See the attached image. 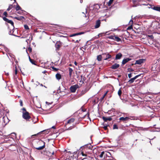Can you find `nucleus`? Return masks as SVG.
Returning a JSON list of instances; mask_svg holds the SVG:
<instances>
[{
    "label": "nucleus",
    "mask_w": 160,
    "mask_h": 160,
    "mask_svg": "<svg viewBox=\"0 0 160 160\" xmlns=\"http://www.w3.org/2000/svg\"><path fill=\"white\" fill-rule=\"evenodd\" d=\"M12 136H14V135L15 136H16V134L14 133H12Z\"/></svg>",
    "instance_id": "obj_55"
},
{
    "label": "nucleus",
    "mask_w": 160,
    "mask_h": 160,
    "mask_svg": "<svg viewBox=\"0 0 160 160\" xmlns=\"http://www.w3.org/2000/svg\"><path fill=\"white\" fill-rule=\"evenodd\" d=\"M32 82H34V80L33 79H32Z\"/></svg>",
    "instance_id": "obj_64"
},
{
    "label": "nucleus",
    "mask_w": 160,
    "mask_h": 160,
    "mask_svg": "<svg viewBox=\"0 0 160 160\" xmlns=\"http://www.w3.org/2000/svg\"><path fill=\"white\" fill-rule=\"evenodd\" d=\"M5 74L6 75L8 76L9 75V73L8 72H5Z\"/></svg>",
    "instance_id": "obj_57"
},
{
    "label": "nucleus",
    "mask_w": 160,
    "mask_h": 160,
    "mask_svg": "<svg viewBox=\"0 0 160 160\" xmlns=\"http://www.w3.org/2000/svg\"><path fill=\"white\" fill-rule=\"evenodd\" d=\"M131 60V59L130 58H126L123 60L122 62V65H124L128 61Z\"/></svg>",
    "instance_id": "obj_9"
},
{
    "label": "nucleus",
    "mask_w": 160,
    "mask_h": 160,
    "mask_svg": "<svg viewBox=\"0 0 160 160\" xmlns=\"http://www.w3.org/2000/svg\"><path fill=\"white\" fill-rule=\"evenodd\" d=\"M122 56V54L121 53H119L116 55L115 59H120Z\"/></svg>",
    "instance_id": "obj_12"
},
{
    "label": "nucleus",
    "mask_w": 160,
    "mask_h": 160,
    "mask_svg": "<svg viewBox=\"0 0 160 160\" xmlns=\"http://www.w3.org/2000/svg\"><path fill=\"white\" fill-rule=\"evenodd\" d=\"M107 126H104L103 127V128L105 130H107Z\"/></svg>",
    "instance_id": "obj_48"
},
{
    "label": "nucleus",
    "mask_w": 160,
    "mask_h": 160,
    "mask_svg": "<svg viewBox=\"0 0 160 160\" xmlns=\"http://www.w3.org/2000/svg\"><path fill=\"white\" fill-rule=\"evenodd\" d=\"M158 61V60L154 61L155 63L153 64L152 66L151 70L153 71H158L159 70V67H157V62Z\"/></svg>",
    "instance_id": "obj_2"
},
{
    "label": "nucleus",
    "mask_w": 160,
    "mask_h": 160,
    "mask_svg": "<svg viewBox=\"0 0 160 160\" xmlns=\"http://www.w3.org/2000/svg\"><path fill=\"white\" fill-rule=\"evenodd\" d=\"M29 60L30 61V62L33 64V65H36V64L35 63V61L33 60L32 59H31L30 57L29 56Z\"/></svg>",
    "instance_id": "obj_24"
},
{
    "label": "nucleus",
    "mask_w": 160,
    "mask_h": 160,
    "mask_svg": "<svg viewBox=\"0 0 160 160\" xmlns=\"http://www.w3.org/2000/svg\"><path fill=\"white\" fill-rule=\"evenodd\" d=\"M52 68L54 70H56V68H54V67H53Z\"/></svg>",
    "instance_id": "obj_62"
},
{
    "label": "nucleus",
    "mask_w": 160,
    "mask_h": 160,
    "mask_svg": "<svg viewBox=\"0 0 160 160\" xmlns=\"http://www.w3.org/2000/svg\"><path fill=\"white\" fill-rule=\"evenodd\" d=\"M16 9L17 11H18L19 10H21V8L20 6L18 5L17 3V6L16 8Z\"/></svg>",
    "instance_id": "obj_28"
},
{
    "label": "nucleus",
    "mask_w": 160,
    "mask_h": 160,
    "mask_svg": "<svg viewBox=\"0 0 160 160\" xmlns=\"http://www.w3.org/2000/svg\"><path fill=\"white\" fill-rule=\"evenodd\" d=\"M20 105L21 106H22V101L21 100H20Z\"/></svg>",
    "instance_id": "obj_51"
},
{
    "label": "nucleus",
    "mask_w": 160,
    "mask_h": 160,
    "mask_svg": "<svg viewBox=\"0 0 160 160\" xmlns=\"http://www.w3.org/2000/svg\"><path fill=\"white\" fill-rule=\"evenodd\" d=\"M12 7V5H10L8 7V8L7 9V11H9Z\"/></svg>",
    "instance_id": "obj_33"
},
{
    "label": "nucleus",
    "mask_w": 160,
    "mask_h": 160,
    "mask_svg": "<svg viewBox=\"0 0 160 160\" xmlns=\"http://www.w3.org/2000/svg\"><path fill=\"white\" fill-rule=\"evenodd\" d=\"M22 117L24 119L26 120L29 119L30 118V117L29 115L28 112L27 111H26L25 112H23Z\"/></svg>",
    "instance_id": "obj_4"
},
{
    "label": "nucleus",
    "mask_w": 160,
    "mask_h": 160,
    "mask_svg": "<svg viewBox=\"0 0 160 160\" xmlns=\"http://www.w3.org/2000/svg\"><path fill=\"white\" fill-rule=\"evenodd\" d=\"M108 92H107L103 95V96L101 98V100H102L106 96Z\"/></svg>",
    "instance_id": "obj_39"
},
{
    "label": "nucleus",
    "mask_w": 160,
    "mask_h": 160,
    "mask_svg": "<svg viewBox=\"0 0 160 160\" xmlns=\"http://www.w3.org/2000/svg\"><path fill=\"white\" fill-rule=\"evenodd\" d=\"M152 9L154 10L160 12V7H154Z\"/></svg>",
    "instance_id": "obj_22"
},
{
    "label": "nucleus",
    "mask_w": 160,
    "mask_h": 160,
    "mask_svg": "<svg viewBox=\"0 0 160 160\" xmlns=\"http://www.w3.org/2000/svg\"><path fill=\"white\" fill-rule=\"evenodd\" d=\"M114 0H110L108 3V5L110 6L111 5Z\"/></svg>",
    "instance_id": "obj_29"
},
{
    "label": "nucleus",
    "mask_w": 160,
    "mask_h": 160,
    "mask_svg": "<svg viewBox=\"0 0 160 160\" xmlns=\"http://www.w3.org/2000/svg\"><path fill=\"white\" fill-rule=\"evenodd\" d=\"M129 120V118L128 117H126L125 118H124L123 117H122L120 118L119 120L121 121H127Z\"/></svg>",
    "instance_id": "obj_18"
},
{
    "label": "nucleus",
    "mask_w": 160,
    "mask_h": 160,
    "mask_svg": "<svg viewBox=\"0 0 160 160\" xmlns=\"http://www.w3.org/2000/svg\"><path fill=\"white\" fill-rule=\"evenodd\" d=\"M82 33H83V32H79V33H74V34H73L70 35V36L71 37H73V36H76V35H81V34H82Z\"/></svg>",
    "instance_id": "obj_23"
},
{
    "label": "nucleus",
    "mask_w": 160,
    "mask_h": 160,
    "mask_svg": "<svg viewBox=\"0 0 160 160\" xmlns=\"http://www.w3.org/2000/svg\"><path fill=\"white\" fill-rule=\"evenodd\" d=\"M35 143H37L38 145H40L43 144V145L42 146H40L39 147H37L36 145L35 144V146L34 148L38 150H41L43 149L45 147V142H43L42 140H37L35 141Z\"/></svg>",
    "instance_id": "obj_1"
},
{
    "label": "nucleus",
    "mask_w": 160,
    "mask_h": 160,
    "mask_svg": "<svg viewBox=\"0 0 160 160\" xmlns=\"http://www.w3.org/2000/svg\"><path fill=\"white\" fill-rule=\"evenodd\" d=\"M5 50L7 52H9V49L7 48H5Z\"/></svg>",
    "instance_id": "obj_47"
},
{
    "label": "nucleus",
    "mask_w": 160,
    "mask_h": 160,
    "mask_svg": "<svg viewBox=\"0 0 160 160\" xmlns=\"http://www.w3.org/2000/svg\"><path fill=\"white\" fill-rule=\"evenodd\" d=\"M55 47L57 49H59L60 47V42L58 41L55 45Z\"/></svg>",
    "instance_id": "obj_16"
},
{
    "label": "nucleus",
    "mask_w": 160,
    "mask_h": 160,
    "mask_svg": "<svg viewBox=\"0 0 160 160\" xmlns=\"http://www.w3.org/2000/svg\"><path fill=\"white\" fill-rule=\"evenodd\" d=\"M100 37V35H99V34L98 35V37H96V38H98L99 37Z\"/></svg>",
    "instance_id": "obj_58"
},
{
    "label": "nucleus",
    "mask_w": 160,
    "mask_h": 160,
    "mask_svg": "<svg viewBox=\"0 0 160 160\" xmlns=\"http://www.w3.org/2000/svg\"><path fill=\"white\" fill-rule=\"evenodd\" d=\"M109 33H108V32L106 35H109Z\"/></svg>",
    "instance_id": "obj_63"
},
{
    "label": "nucleus",
    "mask_w": 160,
    "mask_h": 160,
    "mask_svg": "<svg viewBox=\"0 0 160 160\" xmlns=\"http://www.w3.org/2000/svg\"><path fill=\"white\" fill-rule=\"evenodd\" d=\"M28 50L30 52H32V48L30 47L28 48Z\"/></svg>",
    "instance_id": "obj_46"
},
{
    "label": "nucleus",
    "mask_w": 160,
    "mask_h": 160,
    "mask_svg": "<svg viewBox=\"0 0 160 160\" xmlns=\"http://www.w3.org/2000/svg\"><path fill=\"white\" fill-rule=\"evenodd\" d=\"M80 41V39L77 40L75 42H79V41Z\"/></svg>",
    "instance_id": "obj_54"
},
{
    "label": "nucleus",
    "mask_w": 160,
    "mask_h": 160,
    "mask_svg": "<svg viewBox=\"0 0 160 160\" xmlns=\"http://www.w3.org/2000/svg\"><path fill=\"white\" fill-rule=\"evenodd\" d=\"M128 117L129 118V119L135 120V118L133 116H130Z\"/></svg>",
    "instance_id": "obj_35"
},
{
    "label": "nucleus",
    "mask_w": 160,
    "mask_h": 160,
    "mask_svg": "<svg viewBox=\"0 0 160 160\" xmlns=\"http://www.w3.org/2000/svg\"><path fill=\"white\" fill-rule=\"evenodd\" d=\"M102 55H103V57L104 58V60H107L108 59L111 58L112 57L108 53H103Z\"/></svg>",
    "instance_id": "obj_5"
},
{
    "label": "nucleus",
    "mask_w": 160,
    "mask_h": 160,
    "mask_svg": "<svg viewBox=\"0 0 160 160\" xmlns=\"http://www.w3.org/2000/svg\"><path fill=\"white\" fill-rule=\"evenodd\" d=\"M120 65L119 64L117 63H115L113 65H112V66L111 67V68L115 69L118 68L119 67Z\"/></svg>",
    "instance_id": "obj_11"
},
{
    "label": "nucleus",
    "mask_w": 160,
    "mask_h": 160,
    "mask_svg": "<svg viewBox=\"0 0 160 160\" xmlns=\"http://www.w3.org/2000/svg\"><path fill=\"white\" fill-rule=\"evenodd\" d=\"M24 27L26 29H29V28L28 26L27 25H24Z\"/></svg>",
    "instance_id": "obj_41"
},
{
    "label": "nucleus",
    "mask_w": 160,
    "mask_h": 160,
    "mask_svg": "<svg viewBox=\"0 0 160 160\" xmlns=\"http://www.w3.org/2000/svg\"><path fill=\"white\" fill-rule=\"evenodd\" d=\"M144 59H141L138 60H136V61L135 63V64H140L141 63H142L143 62V61H144Z\"/></svg>",
    "instance_id": "obj_10"
},
{
    "label": "nucleus",
    "mask_w": 160,
    "mask_h": 160,
    "mask_svg": "<svg viewBox=\"0 0 160 160\" xmlns=\"http://www.w3.org/2000/svg\"><path fill=\"white\" fill-rule=\"evenodd\" d=\"M102 57V55H101L98 56L97 57V60L99 61H101Z\"/></svg>",
    "instance_id": "obj_26"
},
{
    "label": "nucleus",
    "mask_w": 160,
    "mask_h": 160,
    "mask_svg": "<svg viewBox=\"0 0 160 160\" xmlns=\"http://www.w3.org/2000/svg\"><path fill=\"white\" fill-rule=\"evenodd\" d=\"M122 91L121 90V89H120L118 91V94L119 96L120 97L121 95L122 94Z\"/></svg>",
    "instance_id": "obj_31"
},
{
    "label": "nucleus",
    "mask_w": 160,
    "mask_h": 160,
    "mask_svg": "<svg viewBox=\"0 0 160 160\" xmlns=\"http://www.w3.org/2000/svg\"><path fill=\"white\" fill-rule=\"evenodd\" d=\"M46 156L48 157H51V152L49 151H47L44 153Z\"/></svg>",
    "instance_id": "obj_19"
},
{
    "label": "nucleus",
    "mask_w": 160,
    "mask_h": 160,
    "mask_svg": "<svg viewBox=\"0 0 160 160\" xmlns=\"http://www.w3.org/2000/svg\"><path fill=\"white\" fill-rule=\"evenodd\" d=\"M140 76V74H139L137 75L134 78H131L128 81V82L129 83H132L137 78H138L139 76Z\"/></svg>",
    "instance_id": "obj_6"
},
{
    "label": "nucleus",
    "mask_w": 160,
    "mask_h": 160,
    "mask_svg": "<svg viewBox=\"0 0 160 160\" xmlns=\"http://www.w3.org/2000/svg\"><path fill=\"white\" fill-rule=\"evenodd\" d=\"M79 87L78 84H75L71 86L70 88V89L71 92H75L76 89L78 88Z\"/></svg>",
    "instance_id": "obj_3"
},
{
    "label": "nucleus",
    "mask_w": 160,
    "mask_h": 160,
    "mask_svg": "<svg viewBox=\"0 0 160 160\" xmlns=\"http://www.w3.org/2000/svg\"><path fill=\"white\" fill-rule=\"evenodd\" d=\"M54 154V152H51V156L53 155Z\"/></svg>",
    "instance_id": "obj_59"
},
{
    "label": "nucleus",
    "mask_w": 160,
    "mask_h": 160,
    "mask_svg": "<svg viewBox=\"0 0 160 160\" xmlns=\"http://www.w3.org/2000/svg\"><path fill=\"white\" fill-rule=\"evenodd\" d=\"M113 129H118V127L116 124H114L113 125Z\"/></svg>",
    "instance_id": "obj_36"
},
{
    "label": "nucleus",
    "mask_w": 160,
    "mask_h": 160,
    "mask_svg": "<svg viewBox=\"0 0 160 160\" xmlns=\"http://www.w3.org/2000/svg\"><path fill=\"white\" fill-rule=\"evenodd\" d=\"M14 18L17 20H22V19L24 18V17L23 16H20V17H15Z\"/></svg>",
    "instance_id": "obj_27"
},
{
    "label": "nucleus",
    "mask_w": 160,
    "mask_h": 160,
    "mask_svg": "<svg viewBox=\"0 0 160 160\" xmlns=\"http://www.w3.org/2000/svg\"><path fill=\"white\" fill-rule=\"evenodd\" d=\"M132 24L129 27H128V29H131L132 28Z\"/></svg>",
    "instance_id": "obj_43"
},
{
    "label": "nucleus",
    "mask_w": 160,
    "mask_h": 160,
    "mask_svg": "<svg viewBox=\"0 0 160 160\" xmlns=\"http://www.w3.org/2000/svg\"><path fill=\"white\" fill-rule=\"evenodd\" d=\"M9 35H13V34H12V32L11 31H10L9 32Z\"/></svg>",
    "instance_id": "obj_52"
},
{
    "label": "nucleus",
    "mask_w": 160,
    "mask_h": 160,
    "mask_svg": "<svg viewBox=\"0 0 160 160\" xmlns=\"http://www.w3.org/2000/svg\"><path fill=\"white\" fill-rule=\"evenodd\" d=\"M68 71L69 72V75L70 77H71L72 76V72L73 71V70L72 69L70 68H68Z\"/></svg>",
    "instance_id": "obj_20"
},
{
    "label": "nucleus",
    "mask_w": 160,
    "mask_h": 160,
    "mask_svg": "<svg viewBox=\"0 0 160 160\" xmlns=\"http://www.w3.org/2000/svg\"><path fill=\"white\" fill-rule=\"evenodd\" d=\"M52 128L53 129H55V127L54 126H53L52 127Z\"/></svg>",
    "instance_id": "obj_60"
},
{
    "label": "nucleus",
    "mask_w": 160,
    "mask_h": 160,
    "mask_svg": "<svg viewBox=\"0 0 160 160\" xmlns=\"http://www.w3.org/2000/svg\"><path fill=\"white\" fill-rule=\"evenodd\" d=\"M81 154L83 156H85V157H88L89 158L90 157V156L89 155H87V154L85 152V153H84L83 152H82ZM87 158L86 157H85V158H83L82 160H83L84 159H86Z\"/></svg>",
    "instance_id": "obj_14"
},
{
    "label": "nucleus",
    "mask_w": 160,
    "mask_h": 160,
    "mask_svg": "<svg viewBox=\"0 0 160 160\" xmlns=\"http://www.w3.org/2000/svg\"><path fill=\"white\" fill-rule=\"evenodd\" d=\"M148 37H149L150 38L152 39H153L154 38L153 36L152 35H148Z\"/></svg>",
    "instance_id": "obj_42"
},
{
    "label": "nucleus",
    "mask_w": 160,
    "mask_h": 160,
    "mask_svg": "<svg viewBox=\"0 0 160 160\" xmlns=\"http://www.w3.org/2000/svg\"><path fill=\"white\" fill-rule=\"evenodd\" d=\"M3 19L4 21H6V22H8V23L11 24L13 26L14 25V23L11 20H8V18H6L5 17H4L3 18Z\"/></svg>",
    "instance_id": "obj_7"
},
{
    "label": "nucleus",
    "mask_w": 160,
    "mask_h": 160,
    "mask_svg": "<svg viewBox=\"0 0 160 160\" xmlns=\"http://www.w3.org/2000/svg\"><path fill=\"white\" fill-rule=\"evenodd\" d=\"M104 153L105 152L104 151L102 152L101 154L99 155L100 157L101 158H102Z\"/></svg>",
    "instance_id": "obj_32"
},
{
    "label": "nucleus",
    "mask_w": 160,
    "mask_h": 160,
    "mask_svg": "<svg viewBox=\"0 0 160 160\" xmlns=\"http://www.w3.org/2000/svg\"><path fill=\"white\" fill-rule=\"evenodd\" d=\"M133 22V21L132 19H131L129 22L130 24H131V25L132 24Z\"/></svg>",
    "instance_id": "obj_45"
},
{
    "label": "nucleus",
    "mask_w": 160,
    "mask_h": 160,
    "mask_svg": "<svg viewBox=\"0 0 160 160\" xmlns=\"http://www.w3.org/2000/svg\"><path fill=\"white\" fill-rule=\"evenodd\" d=\"M3 14L4 15L6 16L7 14V13L6 12H4Z\"/></svg>",
    "instance_id": "obj_50"
},
{
    "label": "nucleus",
    "mask_w": 160,
    "mask_h": 160,
    "mask_svg": "<svg viewBox=\"0 0 160 160\" xmlns=\"http://www.w3.org/2000/svg\"><path fill=\"white\" fill-rule=\"evenodd\" d=\"M86 154H87L88 155H89L90 156V157H91V153L90 152H86Z\"/></svg>",
    "instance_id": "obj_49"
},
{
    "label": "nucleus",
    "mask_w": 160,
    "mask_h": 160,
    "mask_svg": "<svg viewBox=\"0 0 160 160\" xmlns=\"http://www.w3.org/2000/svg\"><path fill=\"white\" fill-rule=\"evenodd\" d=\"M114 40H113L115 41L118 42H120L121 41V39L119 38L118 37H117L116 36H114Z\"/></svg>",
    "instance_id": "obj_17"
},
{
    "label": "nucleus",
    "mask_w": 160,
    "mask_h": 160,
    "mask_svg": "<svg viewBox=\"0 0 160 160\" xmlns=\"http://www.w3.org/2000/svg\"><path fill=\"white\" fill-rule=\"evenodd\" d=\"M128 77L129 78H131L132 77V73H130L128 74Z\"/></svg>",
    "instance_id": "obj_44"
},
{
    "label": "nucleus",
    "mask_w": 160,
    "mask_h": 160,
    "mask_svg": "<svg viewBox=\"0 0 160 160\" xmlns=\"http://www.w3.org/2000/svg\"><path fill=\"white\" fill-rule=\"evenodd\" d=\"M82 13L84 14V16L86 18L87 17L88 15V14H87V11L86 9V13L84 12H82Z\"/></svg>",
    "instance_id": "obj_38"
},
{
    "label": "nucleus",
    "mask_w": 160,
    "mask_h": 160,
    "mask_svg": "<svg viewBox=\"0 0 160 160\" xmlns=\"http://www.w3.org/2000/svg\"><path fill=\"white\" fill-rule=\"evenodd\" d=\"M18 73V69L17 68L16 66L15 67V74L16 75Z\"/></svg>",
    "instance_id": "obj_37"
},
{
    "label": "nucleus",
    "mask_w": 160,
    "mask_h": 160,
    "mask_svg": "<svg viewBox=\"0 0 160 160\" xmlns=\"http://www.w3.org/2000/svg\"><path fill=\"white\" fill-rule=\"evenodd\" d=\"M128 71L129 72H132L133 71V70L131 68H128Z\"/></svg>",
    "instance_id": "obj_40"
},
{
    "label": "nucleus",
    "mask_w": 160,
    "mask_h": 160,
    "mask_svg": "<svg viewBox=\"0 0 160 160\" xmlns=\"http://www.w3.org/2000/svg\"><path fill=\"white\" fill-rule=\"evenodd\" d=\"M23 110L24 111H25V112H26V109H25V108H23Z\"/></svg>",
    "instance_id": "obj_61"
},
{
    "label": "nucleus",
    "mask_w": 160,
    "mask_h": 160,
    "mask_svg": "<svg viewBox=\"0 0 160 160\" xmlns=\"http://www.w3.org/2000/svg\"><path fill=\"white\" fill-rule=\"evenodd\" d=\"M74 119L73 118H71V119H69L68 120V121L67 122V124H66L65 125H68V124H70L71 123L74 122Z\"/></svg>",
    "instance_id": "obj_15"
},
{
    "label": "nucleus",
    "mask_w": 160,
    "mask_h": 160,
    "mask_svg": "<svg viewBox=\"0 0 160 160\" xmlns=\"http://www.w3.org/2000/svg\"><path fill=\"white\" fill-rule=\"evenodd\" d=\"M102 118L105 122H107L108 121H110L112 119V118L110 117H103Z\"/></svg>",
    "instance_id": "obj_13"
},
{
    "label": "nucleus",
    "mask_w": 160,
    "mask_h": 160,
    "mask_svg": "<svg viewBox=\"0 0 160 160\" xmlns=\"http://www.w3.org/2000/svg\"><path fill=\"white\" fill-rule=\"evenodd\" d=\"M74 63L75 65H76V66L77 65L78 63L76 61L74 62Z\"/></svg>",
    "instance_id": "obj_56"
},
{
    "label": "nucleus",
    "mask_w": 160,
    "mask_h": 160,
    "mask_svg": "<svg viewBox=\"0 0 160 160\" xmlns=\"http://www.w3.org/2000/svg\"><path fill=\"white\" fill-rule=\"evenodd\" d=\"M46 104H47L48 105H49V104H51V103H49L47 102H46Z\"/></svg>",
    "instance_id": "obj_53"
},
{
    "label": "nucleus",
    "mask_w": 160,
    "mask_h": 160,
    "mask_svg": "<svg viewBox=\"0 0 160 160\" xmlns=\"http://www.w3.org/2000/svg\"><path fill=\"white\" fill-rule=\"evenodd\" d=\"M56 77L58 80H59L61 78V76L60 74L57 73L56 75Z\"/></svg>",
    "instance_id": "obj_21"
},
{
    "label": "nucleus",
    "mask_w": 160,
    "mask_h": 160,
    "mask_svg": "<svg viewBox=\"0 0 160 160\" xmlns=\"http://www.w3.org/2000/svg\"><path fill=\"white\" fill-rule=\"evenodd\" d=\"M89 114L88 112L84 116V118L87 117L91 121L90 118L89 117Z\"/></svg>",
    "instance_id": "obj_30"
},
{
    "label": "nucleus",
    "mask_w": 160,
    "mask_h": 160,
    "mask_svg": "<svg viewBox=\"0 0 160 160\" xmlns=\"http://www.w3.org/2000/svg\"><path fill=\"white\" fill-rule=\"evenodd\" d=\"M114 37V36H110L108 37L107 38L113 40Z\"/></svg>",
    "instance_id": "obj_34"
},
{
    "label": "nucleus",
    "mask_w": 160,
    "mask_h": 160,
    "mask_svg": "<svg viewBox=\"0 0 160 160\" xmlns=\"http://www.w3.org/2000/svg\"><path fill=\"white\" fill-rule=\"evenodd\" d=\"M109 32V31H107L100 33H99V35H100V37H102V36H105L106 35V34L108 32Z\"/></svg>",
    "instance_id": "obj_25"
},
{
    "label": "nucleus",
    "mask_w": 160,
    "mask_h": 160,
    "mask_svg": "<svg viewBox=\"0 0 160 160\" xmlns=\"http://www.w3.org/2000/svg\"><path fill=\"white\" fill-rule=\"evenodd\" d=\"M101 24V21L100 20H97L95 23V25L94 26V28H98L100 25Z\"/></svg>",
    "instance_id": "obj_8"
}]
</instances>
